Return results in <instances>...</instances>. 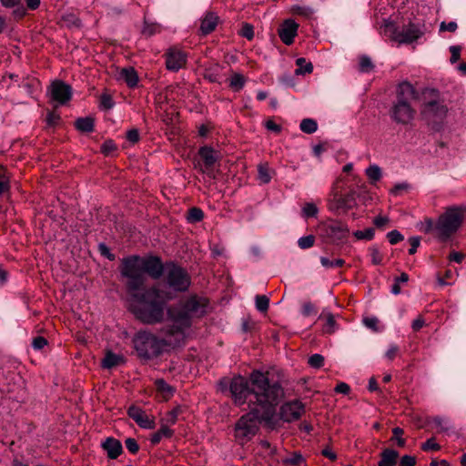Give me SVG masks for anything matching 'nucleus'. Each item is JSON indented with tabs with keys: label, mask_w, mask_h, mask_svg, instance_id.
<instances>
[{
	"label": "nucleus",
	"mask_w": 466,
	"mask_h": 466,
	"mask_svg": "<svg viewBox=\"0 0 466 466\" xmlns=\"http://www.w3.org/2000/svg\"><path fill=\"white\" fill-rule=\"evenodd\" d=\"M258 179L264 183L267 184L270 181L271 176L269 167L267 164H261L258 167Z\"/></svg>",
	"instance_id": "34"
},
{
	"label": "nucleus",
	"mask_w": 466,
	"mask_h": 466,
	"mask_svg": "<svg viewBox=\"0 0 466 466\" xmlns=\"http://www.w3.org/2000/svg\"><path fill=\"white\" fill-rule=\"evenodd\" d=\"M60 121V116L54 113L48 112L46 116V123L48 127H56Z\"/></svg>",
	"instance_id": "57"
},
{
	"label": "nucleus",
	"mask_w": 466,
	"mask_h": 466,
	"mask_svg": "<svg viewBox=\"0 0 466 466\" xmlns=\"http://www.w3.org/2000/svg\"><path fill=\"white\" fill-rule=\"evenodd\" d=\"M334 390L337 393H341V394L347 395L350 391V387L349 386V384H347L345 382H339V384H337Z\"/></svg>",
	"instance_id": "63"
},
{
	"label": "nucleus",
	"mask_w": 466,
	"mask_h": 466,
	"mask_svg": "<svg viewBox=\"0 0 466 466\" xmlns=\"http://www.w3.org/2000/svg\"><path fill=\"white\" fill-rule=\"evenodd\" d=\"M409 242L410 244V248L409 249V254L414 255L417 252V248L420 244V237H410L409 238Z\"/></svg>",
	"instance_id": "53"
},
{
	"label": "nucleus",
	"mask_w": 466,
	"mask_h": 466,
	"mask_svg": "<svg viewBox=\"0 0 466 466\" xmlns=\"http://www.w3.org/2000/svg\"><path fill=\"white\" fill-rule=\"evenodd\" d=\"M164 56L166 58V67L169 71L177 72L187 64V54L176 47H169Z\"/></svg>",
	"instance_id": "14"
},
{
	"label": "nucleus",
	"mask_w": 466,
	"mask_h": 466,
	"mask_svg": "<svg viewBox=\"0 0 466 466\" xmlns=\"http://www.w3.org/2000/svg\"><path fill=\"white\" fill-rule=\"evenodd\" d=\"M336 320L334 315L332 313H328L327 321L325 326L323 327V332L327 334H332L336 330Z\"/></svg>",
	"instance_id": "36"
},
{
	"label": "nucleus",
	"mask_w": 466,
	"mask_h": 466,
	"mask_svg": "<svg viewBox=\"0 0 466 466\" xmlns=\"http://www.w3.org/2000/svg\"><path fill=\"white\" fill-rule=\"evenodd\" d=\"M127 415L143 429H154L156 426L154 418H151L145 410L136 405H131L127 409Z\"/></svg>",
	"instance_id": "15"
},
{
	"label": "nucleus",
	"mask_w": 466,
	"mask_h": 466,
	"mask_svg": "<svg viewBox=\"0 0 466 466\" xmlns=\"http://www.w3.org/2000/svg\"><path fill=\"white\" fill-rule=\"evenodd\" d=\"M318 208L313 203H306L302 208V216L306 218H314L318 214Z\"/></svg>",
	"instance_id": "37"
},
{
	"label": "nucleus",
	"mask_w": 466,
	"mask_h": 466,
	"mask_svg": "<svg viewBox=\"0 0 466 466\" xmlns=\"http://www.w3.org/2000/svg\"><path fill=\"white\" fill-rule=\"evenodd\" d=\"M423 25L412 22L403 25L401 28L391 21H385L382 25L384 35L399 44H410L416 41L423 35Z\"/></svg>",
	"instance_id": "8"
},
{
	"label": "nucleus",
	"mask_w": 466,
	"mask_h": 466,
	"mask_svg": "<svg viewBox=\"0 0 466 466\" xmlns=\"http://www.w3.org/2000/svg\"><path fill=\"white\" fill-rule=\"evenodd\" d=\"M463 221V211L458 207L447 208L434 225L435 237L446 242L457 232Z\"/></svg>",
	"instance_id": "6"
},
{
	"label": "nucleus",
	"mask_w": 466,
	"mask_h": 466,
	"mask_svg": "<svg viewBox=\"0 0 466 466\" xmlns=\"http://www.w3.org/2000/svg\"><path fill=\"white\" fill-rule=\"evenodd\" d=\"M126 447L132 454H136L139 451V444L137 439H126Z\"/></svg>",
	"instance_id": "50"
},
{
	"label": "nucleus",
	"mask_w": 466,
	"mask_h": 466,
	"mask_svg": "<svg viewBox=\"0 0 466 466\" xmlns=\"http://www.w3.org/2000/svg\"><path fill=\"white\" fill-rule=\"evenodd\" d=\"M461 46H450V52L451 54L450 61L451 64H455L461 59Z\"/></svg>",
	"instance_id": "47"
},
{
	"label": "nucleus",
	"mask_w": 466,
	"mask_h": 466,
	"mask_svg": "<svg viewBox=\"0 0 466 466\" xmlns=\"http://www.w3.org/2000/svg\"><path fill=\"white\" fill-rule=\"evenodd\" d=\"M315 237L313 235H309L300 238L298 240V245L301 249L309 248L314 246Z\"/></svg>",
	"instance_id": "43"
},
{
	"label": "nucleus",
	"mask_w": 466,
	"mask_h": 466,
	"mask_svg": "<svg viewBox=\"0 0 466 466\" xmlns=\"http://www.w3.org/2000/svg\"><path fill=\"white\" fill-rule=\"evenodd\" d=\"M256 308L259 312H267L269 307V299L266 295H257Z\"/></svg>",
	"instance_id": "32"
},
{
	"label": "nucleus",
	"mask_w": 466,
	"mask_h": 466,
	"mask_svg": "<svg viewBox=\"0 0 466 466\" xmlns=\"http://www.w3.org/2000/svg\"><path fill=\"white\" fill-rule=\"evenodd\" d=\"M229 392L238 405L244 404L248 398L250 411L236 423L235 437L255 436L262 421L270 424L276 408L284 397V390L279 381H273L268 373L253 370L247 380L241 375L235 376L229 382Z\"/></svg>",
	"instance_id": "2"
},
{
	"label": "nucleus",
	"mask_w": 466,
	"mask_h": 466,
	"mask_svg": "<svg viewBox=\"0 0 466 466\" xmlns=\"http://www.w3.org/2000/svg\"><path fill=\"white\" fill-rule=\"evenodd\" d=\"M423 451H439L441 445L435 442V439H428V441L421 445Z\"/></svg>",
	"instance_id": "49"
},
{
	"label": "nucleus",
	"mask_w": 466,
	"mask_h": 466,
	"mask_svg": "<svg viewBox=\"0 0 466 466\" xmlns=\"http://www.w3.org/2000/svg\"><path fill=\"white\" fill-rule=\"evenodd\" d=\"M371 256V262L373 265H380L382 263L383 256L376 246L370 248Z\"/></svg>",
	"instance_id": "44"
},
{
	"label": "nucleus",
	"mask_w": 466,
	"mask_h": 466,
	"mask_svg": "<svg viewBox=\"0 0 466 466\" xmlns=\"http://www.w3.org/2000/svg\"><path fill=\"white\" fill-rule=\"evenodd\" d=\"M204 78L211 83L219 82V75L214 72L212 69H206L204 73Z\"/></svg>",
	"instance_id": "55"
},
{
	"label": "nucleus",
	"mask_w": 466,
	"mask_h": 466,
	"mask_svg": "<svg viewBox=\"0 0 466 466\" xmlns=\"http://www.w3.org/2000/svg\"><path fill=\"white\" fill-rule=\"evenodd\" d=\"M98 251L101 254V256L106 258L110 261H113L116 259L115 254H113L109 248L105 243H99L98 244Z\"/></svg>",
	"instance_id": "46"
},
{
	"label": "nucleus",
	"mask_w": 466,
	"mask_h": 466,
	"mask_svg": "<svg viewBox=\"0 0 466 466\" xmlns=\"http://www.w3.org/2000/svg\"><path fill=\"white\" fill-rule=\"evenodd\" d=\"M373 68H374V65H373L370 57H369L366 55H363L360 57L359 70L361 73H369V72L372 71Z\"/></svg>",
	"instance_id": "31"
},
{
	"label": "nucleus",
	"mask_w": 466,
	"mask_h": 466,
	"mask_svg": "<svg viewBox=\"0 0 466 466\" xmlns=\"http://www.w3.org/2000/svg\"><path fill=\"white\" fill-rule=\"evenodd\" d=\"M165 281L177 297L176 293H183L188 290L191 285V277L187 270L173 260L167 261L165 270Z\"/></svg>",
	"instance_id": "9"
},
{
	"label": "nucleus",
	"mask_w": 466,
	"mask_h": 466,
	"mask_svg": "<svg viewBox=\"0 0 466 466\" xmlns=\"http://www.w3.org/2000/svg\"><path fill=\"white\" fill-rule=\"evenodd\" d=\"M74 125L82 133H91L95 128V118L92 116L78 117Z\"/></svg>",
	"instance_id": "24"
},
{
	"label": "nucleus",
	"mask_w": 466,
	"mask_h": 466,
	"mask_svg": "<svg viewBox=\"0 0 466 466\" xmlns=\"http://www.w3.org/2000/svg\"><path fill=\"white\" fill-rule=\"evenodd\" d=\"M167 268L157 255H130L121 259L119 272L126 279V289L137 304L131 305L130 311L143 324L154 325L164 320L168 301L175 299L172 291L164 290L156 285L140 292L147 281L146 275L154 280L160 279Z\"/></svg>",
	"instance_id": "1"
},
{
	"label": "nucleus",
	"mask_w": 466,
	"mask_h": 466,
	"mask_svg": "<svg viewBox=\"0 0 466 466\" xmlns=\"http://www.w3.org/2000/svg\"><path fill=\"white\" fill-rule=\"evenodd\" d=\"M320 263L325 268L342 267L345 264V260L342 258L330 260L326 257H321Z\"/></svg>",
	"instance_id": "41"
},
{
	"label": "nucleus",
	"mask_w": 466,
	"mask_h": 466,
	"mask_svg": "<svg viewBox=\"0 0 466 466\" xmlns=\"http://www.w3.org/2000/svg\"><path fill=\"white\" fill-rule=\"evenodd\" d=\"M363 323L365 324L366 327H368L369 329H371L372 330L374 331H378V323H379V319L375 317H372V318H365L363 319Z\"/></svg>",
	"instance_id": "58"
},
{
	"label": "nucleus",
	"mask_w": 466,
	"mask_h": 466,
	"mask_svg": "<svg viewBox=\"0 0 466 466\" xmlns=\"http://www.w3.org/2000/svg\"><path fill=\"white\" fill-rule=\"evenodd\" d=\"M198 156L203 160L206 169L213 167L215 163L218 160V152L208 146L201 147L198 149Z\"/></svg>",
	"instance_id": "20"
},
{
	"label": "nucleus",
	"mask_w": 466,
	"mask_h": 466,
	"mask_svg": "<svg viewBox=\"0 0 466 466\" xmlns=\"http://www.w3.org/2000/svg\"><path fill=\"white\" fill-rule=\"evenodd\" d=\"M182 408L181 407H176L172 410L168 411L167 413V421L170 423H175L177 420L178 414L181 412Z\"/></svg>",
	"instance_id": "51"
},
{
	"label": "nucleus",
	"mask_w": 466,
	"mask_h": 466,
	"mask_svg": "<svg viewBox=\"0 0 466 466\" xmlns=\"http://www.w3.org/2000/svg\"><path fill=\"white\" fill-rule=\"evenodd\" d=\"M46 345H47V339L42 336H37L33 339L32 347L36 350H40L44 349V347Z\"/></svg>",
	"instance_id": "48"
},
{
	"label": "nucleus",
	"mask_w": 466,
	"mask_h": 466,
	"mask_svg": "<svg viewBox=\"0 0 466 466\" xmlns=\"http://www.w3.org/2000/svg\"><path fill=\"white\" fill-rule=\"evenodd\" d=\"M458 28V25L456 22H449V23H446V22H441V25H440V31L441 32H444V31H449V32H455Z\"/></svg>",
	"instance_id": "56"
},
{
	"label": "nucleus",
	"mask_w": 466,
	"mask_h": 466,
	"mask_svg": "<svg viewBox=\"0 0 466 466\" xmlns=\"http://www.w3.org/2000/svg\"><path fill=\"white\" fill-rule=\"evenodd\" d=\"M424 426L435 434L443 435H461L459 430L451 422L448 418L444 417H427L424 420Z\"/></svg>",
	"instance_id": "12"
},
{
	"label": "nucleus",
	"mask_w": 466,
	"mask_h": 466,
	"mask_svg": "<svg viewBox=\"0 0 466 466\" xmlns=\"http://www.w3.org/2000/svg\"><path fill=\"white\" fill-rule=\"evenodd\" d=\"M465 258V255L461 252H457V251H451L450 253V255L448 256V259L450 261H454L456 263H461L462 260L464 259Z\"/></svg>",
	"instance_id": "61"
},
{
	"label": "nucleus",
	"mask_w": 466,
	"mask_h": 466,
	"mask_svg": "<svg viewBox=\"0 0 466 466\" xmlns=\"http://www.w3.org/2000/svg\"><path fill=\"white\" fill-rule=\"evenodd\" d=\"M155 386L157 390L166 400L171 398L175 392V389L171 385L167 384L164 379H157L155 381Z\"/></svg>",
	"instance_id": "25"
},
{
	"label": "nucleus",
	"mask_w": 466,
	"mask_h": 466,
	"mask_svg": "<svg viewBox=\"0 0 466 466\" xmlns=\"http://www.w3.org/2000/svg\"><path fill=\"white\" fill-rule=\"evenodd\" d=\"M298 68L295 70V75L310 74L313 71V65L311 62H307L306 58L299 57L296 60Z\"/></svg>",
	"instance_id": "26"
},
{
	"label": "nucleus",
	"mask_w": 466,
	"mask_h": 466,
	"mask_svg": "<svg viewBox=\"0 0 466 466\" xmlns=\"http://www.w3.org/2000/svg\"><path fill=\"white\" fill-rule=\"evenodd\" d=\"M208 301L197 295L180 301L167 309V319L172 322H179L182 327H191L193 318H201L207 313Z\"/></svg>",
	"instance_id": "3"
},
{
	"label": "nucleus",
	"mask_w": 466,
	"mask_h": 466,
	"mask_svg": "<svg viewBox=\"0 0 466 466\" xmlns=\"http://www.w3.org/2000/svg\"><path fill=\"white\" fill-rule=\"evenodd\" d=\"M117 149V147L116 145L115 144V142L111 139H107L106 140L102 145H101V147H100V151L102 154H104L105 156H109L110 154H112L114 151H116Z\"/></svg>",
	"instance_id": "39"
},
{
	"label": "nucleus",
	"mask_w": 466,
	"mask_h": 466,
	"mask_svg": "<svg viewBox=\"0 0 466 466\" xmlns=\"http://www.w3.org/2000/svg\"><path fill=\"white\" fill-rule=\"evenodd\" d=\"M219 17L214 12H208L201 19L199 32L202 35L211 34L217 27Z\"/></svg>",
	"instance_id": "18"
},
{
	"label": "nucleus",
	"mask_w": 466,
	"mask_h": 466,
	"mask_svg": "<svg viewBox=\"0 0 466 466\" xmlns=\"http://www.w3.org/2000/svg\"><path fill=\"white\" fill-rule=\"evenodd\" d=\"M416 458L411 455H404L400 458L398 466H415Z\"/></svg>",
	"instance_id": "54"
},
{
	"label": "nucleus",
	"mask_w": 466,
	"mask_h": 466,
	"mask_svg": "<svg viewBox=\"0 0 466 466\" xmlns=\"http://www.w3.org/2000/svg\"><path fill=\"white\" fill-rule=\"evenodd\" d=\"M399 458V452L392 449H384L380 452V460L378 466H395Z\"/></svg>",
	"instance_id": "23"
},
{
	"label": "nucleus",
	"mask_w": 466,
	"mask_h": 466,
	"mask_svg": "<svg viewBox=\"0 0 466 466\" xmlns=\"http://www.w3.org/2000/svg\"><path fill=\"white\" fill-rule=\"evenodd\" d=\"M125 363V358L122 355L116 354L111 350L106 351L103 360L102 367L104 369H113Z\"/></svg>",
	"instance_id": "22"
},
{
	"label": "nucleus",
	"mask_w": 466,
	"mask_h": 466,
	"mask_svg": "<svg viewBox=\"0 0 466 466\" xmlns=\"http://www.w3.org/2000/svg\"><path fill=\"white\" fill-rule=\"evenodd\" d=\"M366 175L371 182H377L381 178V169L377 165H371L366 169Z\"/></svg>",
	"instance_id": "33"
},
{
	"label": "nucleus",
	"mask_w": 466,
	"mask_h": 466,
	"mask_svg": "<svg viewBox=\"0 0 466 466\" xmlns=\"http://www.w3.org/2000/svg\"><path fill=\"white\" fill-rule=\"evenodd\" d=\"M101 447L107 453V457L111 460L116 459L123 452L121 442L117 439H106Z\"/></svg>",
	"instance_id": "19"
},
{
	"label": "nucleus",
	"mask_w": 466,
	"mask_h": 466,
	"mask_svg": "<svg viewBox=\"0 0 466 466\" xmlns=\"http://www.w3.org/2000/svg\"><path fill=\"white\" fill-rule=\"evenodd\" d=\"M137 356L141 360H150L160 356L164 348L168 343L164 339H159L153 333L146 330H140L132 339Z\"/></svg>",
	"instance_id": "5"
},
{
	"label": "nucleus",
	"mask_w": 466,
	"mask_h": 466,
	"mask_svg": "<svg viewBox=\"0 0 466 466\" xmlns=\"http://www.w3.org/2000/svg\"><path fill=\"white\" fill-rule=\"evenodd\" d=\"M304 412V405L296 400L283 404L280 408V418L284 421H291L300 418Z\"/></svg>",
	"instance_id": "16"
},
{
	"label": "nucleus",
	"mask_w": 466,
	"mask_h": 466,
	"mask_svg": "<svg viewBox=\"0 0 466 466\" xmlns=\"http://www.w3.org/2000/svg\"><path fill=\"white\" fill-rule=\"evenodd\" d=\"M357 206L356 191L349 190L343 194L339 187V181L337 180L332 187L329 198L328 200V208L336 214L346 213L348 210Z\"/></svg>",
	"instance_id": "10"
},
{
	"label": "nucleus",
	"mask_w": 466,
	"mask_h": 466,
	"mask_svg": "<svg viewBox=\"0 0 466 466\" xmlns=\"http://www.w3.org/2000/svg\"><path fill=\"white\" fill-rule=\"evenodd\" d=\"M410 188V185L408 183H399L396 184L391 189L390 194L394 196H399L402 191L408 190Z\"/></svg>",
	"instance_id": "52"
},
{
	"label": "nucleus",
	"mask_w": 466,
	"mask_h": 466,
	"mask_svg": "<svg viewBox=\"0 0 466 466\" xmlns=\"http://www.w3.org/2000/svg\"><path fill=\"white\" fill-rule=\"evenodd\" d=\"M419 99V93L409 81L400 83L396 89V101L390 110L391 119L397 124L408 125L416 114L410 100Z\"/></svg>",
	"instance_id": "4"
},
{
	"label": "nucleus",
	"mask_w": 466,
	"mask_h": 466,
	"mask_svg": "<svg viewBox=\"0 0 466 466\" xmlns=\"http://www.w3.org/2000/svg\"><path fill=\"white\" fill-rule=\"evenodd\" d=\"M299 24L293 19H286L279 25L278 29V35L280 40L287 46H290L294 42V38L297 35Z\"/></svg>",
	"instance_id": "17"
},
{
	"label": "nucleus",
	"mask_w": 466,
	"mask_h": 466,
	"mask_svg": "<svg viewBox=\"0 0 466 466\" xmlns=\"http://www.w3.org/2000/svg\"><path fill=\"white\" fill-rule=\"evenodd\" d=\"M316 313L314 305L311 302H306L302 307V314L306 317Z\"/></svg>",
	"instance_id": "62"
},
{
	"label": "nucleus",
	"mask_w": 466,
	"mask_h": 466,
	"mask_svg": "<svg viewBox=\"0 0 466 466\" xmlns=\"http://www.w3.org/2000/svg\"><path fill=\"white\" fill-rule=\"evenodd\" d=\"M423 95H428L432 99L423 104L420 110L421 116L429 126H431L433 130L439 131L443 120L447 116L448 107L437 100L440 96L438 89L425 88Z\"/></svg>",
	"instance_id": "7"
},
{
	"label": "nucleus",
	"mask_w": 466,
	"mask_h": 466,
	"mask_svg": "<svg viewBox=\"0 0 466 466\" xmlns=\"http://www.w3.org/2000/svg\"><path fill=\"white\" fill-rule=\"evenodd\" d=\"M387 238L391 245H395L403 240V235L397 229H393L387 234Z\"/></svg>",
	"instance_id": "45"
},
{
	"label": "nucleus",
	"mask_w": 466,
	"mask_h": 466,
	"mask_svg": "<svg viewBox=\"0 0 466 466\" xmlns=\"http://www.w3.org/2000/svg\"><path fill=\"white\" fill-rule=\"evenodd\" d=\"M354 237L357 239L371 240L375 235V229L373 228H366L365 230H357L353 232Z\"/></svg>",
	"instance_id": "35"
},
{
	"label": "nucleus",
	"mask_w": 466,
	"mask_h": 466,
	"mask_svg": "<svg viewBox=\"0 0 466 466\" xmlns=\"http://www.w3.org/2000/svg\"><path fill=\"white\" fill-rule=\"evenodd\" d=\"M239 35L242 37L247 38L248 40H252L254 38V27L251 24L244 23L239 31Z\"/></svg>",
	"instance_id": "42"
},
{
	"label": "nucleus",
	"mask_w": 466,
	"mask_h": 466,
	"mask_svg": "<svg viewBox=\"0 0 466 466\" xmlns=\"http://www.w3.org/2000/svg\"><path fill=\"white\" fill-rule=\"evenodd\" d=\"M115 103H114V100H113V97L111 95L107 94V93H103L101 96H100V107L105 109V110H109L111 108H113Z\"/></svg>",
	"instance_id": "38"
},
{
	"label": "nucleus",
	"mask_w": 466,
	"mask_h": 466,
	"mask_svg": "<svg viewBox=\"0 0 466 466\" xmlns=\"http://www.w3.org/2000/svg\"><path fill=\"white\" fill-rule=\"evenodd\" d=\"M305 461L302 454L299 451H295L289 458L282 460L283 464L287 466H299Z\"/></svg>",
	"instance_id": "30"
},
{
	"label": "nucleus",
	"mask_w": 466,
	"mask_h": 466,
	"mask_svg": "<svg viewBox=\"0 0 466 466\" xmlns=\"http://www.w3.org/2000/svg\"><path fill=\"white\" fill-rule=\"evenodd\" d=\"M173 323H174V325L168 330L169 335L183 333L186 329L190 328V327H182L179 322H173Z\"/></svg>",
	"instance_id": "60"
},
{
	"label": "nucleus",
	"mask_w": 466,
	"mask_h": 466,
	"mask_svg": "<svg viewBox=\"0 0 466 466\" xmlns=\"http://www.w3.org/2000/svg\"><path fill=\"white\" fill-rule=\"evenodd\" d=\"M204 218V212L201 208L193 207L187 210V220L188 223H198Z\"/></svg>",
	"instance_id": "29"
},
{
	"label": "nucleus",
	"mask_w": 466,
	"mask_h": 466,
	"mask_svg": "<svg viewBox=\"0 0 466 466\" xmlns=\"http://www.w3.org/2000/svg\"><path fill=\"white\" fill-rule=\"evenodd\" d=\"M321 236L329 239L332 244H339L345 240L350 235V229L346 223L329 218L319 225Z\"/></svg>",
	"instance_id": "11"
},
{
	"label": "nucleus",
	"mask_w": 466,
	"mask_h": 466,
	"mask_svg": "<svg viewBox=\"0 0 466 466\" xmlns=\"http://www.w3.org/2000/svg\"><path fill=\"white\" fill-rule=\"evenodd\" d=\"M119 76L125 81L128 87L134 88L137 86L139 78L137 72L134 67L128 66L122 68L119 73Z\"/></svg>",
	"instance_id": "21"
},
{
	"label": "nucleus",
	"mask_w": 466,
	"mask_h": 466,
	"mask_svg": "<svg viewBox=\"0 0 466 466\" xmlns=\"http://www.w3.org/2000/svg\"><path fill=\"white\" fill-rule=\"evenodd\" d=\"M48 92L50 93L51 98L60 105H66L72 99L73 96L72 86L59 79L54 80L50 84Z\"/></svg>",
	"instance_id": "13"
},
{
	"label": "nucleus",
	"mask_w": 466,
	"mask_h": 466,
	"mask_svg": "<svg viewBox=\"0 0 466 466\" xmlns=\"http://www.w3.org/2000/svg\"><path fill=\"white\" fill-rule=\"evenodd\" d=\"M139 138H140V137H139V132L137 129L132 128L127 132V139L129 142L135 144L139 141Z\"/></svg>",
	"instance_id": "59"
},
{
	"label": "nucleus",
	"mask_w": 466,
	"mask_h": 466,
	"mask_svg": "<svg viewBox=\"0 0 466 466\" xmlns=\"http://www.w3.org/2000/svg\"><path fill=\"white\" fill-rule=\"evenodd\" d=\"M390 222L388 217L378 216L373 219V224L378 228H381Z\"/></svg>",
	"instance_id": "64"
},
{
	"label": "nucleus",
	"mask_w": 466,
	"mask_h": 466,
	"mask_svg": "<svg viewBox=\"0 0 466 466\" xmlns=\"http://www.w3.org/2000/svg\"><path fill=\"white\" fill-rule=\"evenodd\" d=\"M300 130L305 134H313L318 129V123L313 118H304L299 125Z\"/></svg>",
	"instance_id": "28"
},
{
	"label": "nucleus",
	"mask_w": 466,
	"mask_h": 466,
	"mask_svg": "<svg viewBox=\"0 0 466 466\" xmlns=\"http://www.w3.org/2000/svg\"><path fill=\"white\" fill-rule=\"evenodd\" d=\"M309 365L314 369H319L324 365V357L321 354H313L309 358Z\"/></svg>",
	"instance_id": "40"
},
{
	"label": "nucleus",
	"mask_w": 466,
	"mask_h": 466,
	"mask_svg": "<svg viewBox=\"0 0 466 466\" xmlns=\"http://www.w3.org/2000/svg\"><path fill=\"white\" fill-rule=\"evenodd\" d=\"M245 83V76L239 73H234L229 78V87L235 92L240 91L244 87Z\"/></svg>",
	"instance_id": "27"
}]
</instances>
